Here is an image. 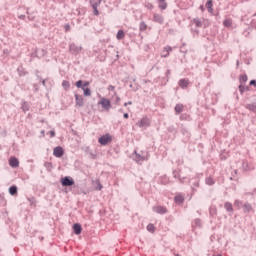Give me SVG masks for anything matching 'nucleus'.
<instances>
[{
  "mask_svg": "<svg viewBox=\"0 0 256 256\" xmlns=\"http://www.w3.org/2000/svg\"><path fill=\"white\" fill-rule=\"evenodd\" d=\"M76 87L77 89H82L84 97H91V88H88L89 81L83 83V80H78L76 81Z\"/></svg>",
  "mask_w": 256,
  "mask_h": 256,
  "instance_id": "f257e3e1",
  "label": "nucleus"
},
{
  "mask_svg": "<svg viewBox=\"0 0 256 256\" xmlns=\"http://www.w3.org/2000/svg\"><path fill=\"white\" fill-rule=\"evenodd\" d=\"M62 187H73L75 185V180L71 176H65L60 179Z\"/></svg>",
  "mask_w": 256,
  "mask_h": 256,
  "instance_id": "f03ea898",
  "label": "nucleus"
},
{
  "mask_svg": "<svg viewBox=\"0 0 256 256\" xmlns=\"http://www.w3.org/2000/svg\"><path fill=\"white\" fill-rule=\"evenodd\" d=\"M83 51V46H78L75 43H70L69 44V52L71 53V55H79L81 52Z\"/></svg>",
  "mask_w": 256,
  "mask_h": 256,
  "instance_id": "7ed1b4c3",
  "label": "nucleus"
},
{
  "mask_svg": "<svg viewBox=\"0 0 256 256\" xmlns=\"http://www.w3.org/2000/svg\"><path fill=\"white\" fill-rule=\"evenodd\" d=\"M113 141V136L111 134L107 133L98 138V143L100 145H109Z\"/></svg>",
  "mask_w": 256,
  "mask_h": 256,
  "instance_id": "20e7f679",
  "label": "nucleus"
},
{
  "mask_svg": "<svg viewBox=\"0 0 256 256\" xmlns=\"http://www.w3.org/2000/svg\"><path fill=\"white\" fill-rule=\"evenodd\" d=\"M138 127L140 129H147V127H151V119L149 117L144 116L140 121L137 122Z\"/></svg>",
  "mask_w": 256,
  "mask_h": 256,
  "instance_id": "39448f33",
  "label": "nucleus"
},
{
  "mask_svg": "<svg viewBox=\"0 0 256 256\" xmlns=\"http://www.w3.org/2000/svg\"><path fill=\"white\" fill-rule=\"evenodd\" d=\"M135 154V158L134 160L136 161V163H143V161H149V152H146V155L143 154H139L137 153V150L134 151Z\"/></svg>",
  "mask_w": 256,
  "mask_h": 256,
  "instance_id": "423d86ee",
  "label": "nucleus"
},
{
  "mask_svg": "<svg viewBox=\"0 0 256 256\" xmlns=\"http://www.w3.org/2000/svg\"><path fill=\"white\" fill-rule=\"evenodd\" d=\"M200 183H201V180L199 179V176H196L195 178L190 179L192 193H197V189H199Z\"/></svg>",
  "mask_w": 256,
  "mask_h": 256,
  "instance_id": "0eeeda50",
  "label": "nucleus"
},
{
  "mask_svg": "<svg viewBox=\"0 0 256 256\" xmlns=\"http://www.w3.org/2000/svg\"><path fill=\"white\" fill-rule=\"evenodd\" d=\"M98 105H101L105 111H109V109H111V100L107 98H101L98 102Z\"/></svg>",
  "mask_w": 256,
  "mask_h": 256,
  "instance_id": "6e6552de",
  "label": "nucleus"
},
{
  "mask_svg": "<svg viewBox=\"0 0 256 256\" xmlns=\"http://www.w3.org/2000/svg\"><path fill=\"white\" fill-rule=\"evenodd\" d=\"M54 157L61 158L63 155H65V150L61 146H57L53 150Z\"/></svg>",
  "mask_w": 256,
  "mask_h": 256,
  "instance_id": "1a4fd4ad",
  "label": "nucleus"
},
{
  "mask_svg": "<svg viewBox=\"0 0 256 256\" xmlns=\"http://www.w3.org/2000/svg\"><path fill=\"white\" fill-rule=\"evenodd\" d=\"M90 5L93 9V14L96 16L99 15V10L97 9V7L101 5V0H99L98 2L95 0H90Z\"/></svg>",
  "mask_w": 256,
  "mask_h": 256,
  "instance_id": "9d476101",
  "label": "nucleus"
},
{
  "mask_svg": "<svg viewBox=\"0 0 256 256\" xmlns=\"http://www.w3.org/2000/svg\"><path fill=\"white\" fill-rule=\"evenodd\" d=\"M153 21L154 23H158L159 25H163L165 23V18L161 14H153Z\"/></svg>",
  "mask_w": 256,
  "mask_h": 256,
  "instance_id": "9b49d317",
  "label": "nucleus"
},
{
  "mask_svg": "<svg viewBox=\"0 0 256 256\" xmlns=\"http://www.w3.org/2000/svg\"><path fill=\"white\" fill-rule=\"evenodd\" d=\"M153 211L154 213H158V215H165V213H167V207L164 206H156L153 207Z\"/></svg>",
  "mask_w": 256,
  "mask_h": 256,
  "instance_id": "f8f14e48",
  "label": "nucleus"
},
{
  "mask_svg": "<svg viewBox=\"0 0 256 256\" xmlns=\"http://www.w3.org/2000/svg\"><path fill=\"white\" fill-rule=\"evenodd\" d=\"M178 85L180 89H187L189 87V79L182 78L178 81Z\"/></svg>",
  "mask_w": 256,
  "mask_h": 256,
  "instance_id": "ddd939ff",
  "label": "nucleus"
},
{
  "mask_svg": "<svg viewBox=\"0 0 256 256\" xmlns=\"http://www.w3.org/2000/svg\"><path fill=\"white\" fill-rule=\"evenodd\" d=\"M74 235H81L83 227L79 223H74L72 226Z\"/></svg>",
  "mask_w": 256,
  "mask_h": 256,
  "instance_id": "4468645a",
  "label": "nucleus"
},
{
  "mask_svg": "<svg viewBox=\"0 0 256 256\" xmlns=\"http://www.w3.org/2000/svg\"><path fill=\"white\" fill-rule=\"evenodd\" d=\"M74 97H75L76 107H83L84 105L83 96L79 94H75Z\"/></svg>",
  "mask_w": 256,
  "mask_h": 256,
  "instance_id": "2eb2a0df",
  "label": "nucleus"
},
{
  "mask_svg": "<svg viewBox=\"0 0 256 256\" xmlns=\"http://www.w3.org/2000/svg\"><path fill=\"white\" fill-rule=\"evenodd\" d=\"M9 165L10 167H13V169H17V167H19V159L16 157L10 158Z\"/></svg>",
  "mask_w": 256,
  "mask_h": 256,
  "instance_id": "dca6fc26",
  "label": "nucleus"
},
{
  "mask_svg": "<svg viewBox=\"0 0 256 256\" xmlns=\"http://www.w3.org/2000/svg\"><path fill=\"white\" fill-rule=\"evenodd\" d=\"M238 89H239L240 95H243L245 93V91H251V87H249L245 84H240L238 86Z\"/></svg>",
  "mask_w": 256,
  "mask_h": 256,
  "instance_id": "f3484780",
  "label": "nucleus"
},
{
  "mask_svg": "<svg viewBox=\"0 0 256 256\" xmlns=\"http://www.w3.org/2000/svg\"><path fill=\"white\" fill-rule=\"evenodd\" d=\"M17 73H18L19 77H25V75H28V74H29V72H27V71L25 70V68L23 67V65H21V66H19V67L17 68Z\"/></svg>",
  "mask_w": 256,
  "mask_h": 256,
  "instance_id": "a211bd4d",
  "label": "nucleus"
},
{
  "mask_svg": "<svg viewBox=\"0 0 256 256\" xmlns=\"http://www.w3.org/2000/svg\"><path fill=\"white\" fill-rule=\"evenodd\" d=\"M242 208L244 213H251V211H253V206H251L249 202L244 203Z\"/></svg>",
  "mask_w": 256,
  "mask_h": 256,
  "instance_id": "6ab92c4d",
  "label": "nucleus"
},
{
  "mask_svg": "<svg viewBox=\"0 0 256 256\" xmlns=\"http://www.w3.org/2000/svg\"><path fill=\"white\" fill-rule=\"evenodd\" d=\"M160 184L161 185H169L170 180L169 177L167 175H163L159 178Z\"/></svg>",
  "mask_w": 256,
  "mask_h": 256,
  "instance_id": "aec40b11",
  "label": "nucleus"
},
{
  "mask_svg": "<svg viewBox=\"0 0 256 256\" xmlns=\"http://www.w3.org/2000/svg\"><path fill=\"white\" fill-rule=\"evenodd\" d=\"M157 2L159 3L158 8L161 11H165V9H167V2H165V0H157Z\"/></svg>",
  "mask_w": 256,
  "mask_h": 256,
  "instance_id": "412c9836",
  "label": "nucleus"
},
{
  "mask_svg": "<svg viewBox=\"0 0 256 256\" xmlns=\"http://www.w3.org/2000/svg\"><path fill=\"white\" fill-rule=\"evenodd\" d=\"M171 51H173V48L171 46L164 47L163 53H166V54L161 55V57H164V58L169 57V53H171Z\"/></svg>",
  "mask_w": 256,
  "mask_h": 256,
  "instance_id": "4be33fe9",
  "label": "nucleus"
},
{
  "mask_svg": "<svg viewBox=\"0 0 256 256\" xmlns=\"http://www.w3.org/2000/svg\"><path fill=\"white\" fill-rule=\"evenodd\" d=\"M245 108L248 109V111H252V113H256V102L246 104Z\"/></svg>",
  "mask_w": 256,
  "mask_h": 256,
  "instance_id": "5701e85b",
  "label": "nucleus"
},
{
  "mask_svg": "<svg viewBox=\"0 0 256 256\" xmlns=\"http://www.w3.org/2000/svg\"><path fill=\"white\" fill-rule=\"evenodd\" d=\"M192 227L194 228H202L203 224L201 223V219L200 218H196L194 219L193 223H192Z\"/></svg>",
  "mask_w": 256,
  "mask_h": 256,
  "instance_id": "b1692460",
  "label": "nucleus"
},
{
  "mask_svg": "<svg viewBox=\"0 0 256 256\" xmlns=\"http://www.w3.org/2000/svg\"><path fill=\"white\" fill-rule=\"evenodd\" d=\"M173 177L174 179H178L180 183H183V180L185 179V177L181 178V174L177 170L173 171Z\"/></svg>",
  "mask_w": 256,
  "mask_h": 256,
  "instance_id": "393cba45",
  "label": "nucleus"
},
{
  "mask_svg": "<svg viewBox=\"0 0 256 256\" xmlns=\"http://www.w3.org/2000/svg\"><path fill=\"white\" fill-rule=\"evenodd\" d=\"M248 80H249V77H247V74H242L239 76L240 85H245V82Z\"/></svg>",
  "mask_w": 256,
  "mask_h": 256,
  "instance_id": "a878e982",
  "label": "nucleus"
},
{
  "mask_svg": "<svg viewBox=\"0 0 256 256\" xmlns=\"http://www.w3.org/2000/svg\"><path fill=\"white\" fill-rule=\"evenodd\" d=\"M224 208L228 213H233V204H231V202H225Z\"/></svg>",
  "mask_w": 256,
  "mask_h": 256,
  "instance_id": "bb28decb",
  "label": "nucleus"
},
{
  "mask_svg": "<svg viewBox=\"0 0 256 256\" xmlns=\"http://www.w3.org/2000/svg\"><path fill=\"white\" fill-rule=\"evenodd\" d=\"M205 183L212 187V185H215V179H213V176L206 177Z\"/></svg>",
  "mask_w": 256,
  "mask_h": 256,
  "instance_id": "cd10ccee",
  "label": "nucleus"
},
{
  "mask_svg": "<svg viewBox=\"0 0 256 256\" xmlns=\"http://www.w3.org/2000/svg\"><path fill=\"white\" fill-rule=\"evenodd\" d=\"M174 201L175 203H179V204L185 203V197H183V195H176L174 197Z\"/></svg>",
  "mask_w": 256,
  "mask_h": 256,
  "instance_id": "c85d7f7f",
  "label": "nucleus"
},
{
  "mask_svg": "<svg viewBox=\"0 0 256 256\" xmlns=\"http://www.w3.org/2000/svg\"><path fill=\"white\" fill-rule=\"evenodd\" d=\"M181 133H182V135H184V137H186L188 139L191 138V133L189 132V130H187V128L181 127Z\"/></svg>",
  "mask_w": 256,
  "mask_h": 256,
  "instance_id": "c756f323",
  "label": "nucleus"
},
{
  "mask_svg": "<svg viewBox=\"0 0 256 256\" xmlns=\"http://www.w3.org/2000/svg\"><path fill=\"white\" fill-rule=\"evenodd\" d=\"M206 8L208 9L209 13H213V0H208L206 2Z\"/></svg>",
  "mask_w": 256,
  "mask_h": 256,
  "instance_id": "7c9ffc66",
  "label": "nucleus"
},
{
  "mask_svg": "<svg viewBox=\"0 0 256 256\" xmlns=\"http://www.w3.org/2000/svg\"><path fill=\"white\" fill-rule=\"evenodd\" d=\"M180 121H191V115L183 113L180 115Z\"/></svg>",
  "mask_w": 256,
  "mask_h": 256,
  "instance_id": "2f4dec72",
  "label": "nucleus"
},
{
  "mask_svg": "<svg viewBox=\"0 0 256 256\" xmlns=\"http://www.w3.org/2000/svg\"><path fill=\"white\" fill-rule=\"evenodd\" d=\"M116 39H118V41H121V39H125V31L119 30L117 32Z\"/></svg>",
  "mask_w": 256,
  "mask_h": 256,
  "instance_id": "473e14b6",
  "label": "nucleus"
},
{
  "mask_svg": "<svg viewBox=\"0 0 256 256\" xmlns=\"http://www.w3.org/2000/svg\"><path fill=\"white\" fill-rule=\"evenodd\" d=\"M174 109L177 115H179V113H183V104H176Z\"/></svg>",
  "mask_w": 256,
  "mask_h": 256,
  "instance_id": "72a5a7b5",
  "label": "nucleus"
},
{
  "mask_svg": "<svg viewBox=\"0 0 256 256\" xmlns=\"http://www.w3.org/2000/svg\"><path fill=\"white\" fill-rule=\"evenodd\" d=\"M17 191H18L17 186L14 185V186H10V187H9V194H10V195H12V196H13V195H17Z\"/></svg>",
  "mask_w": 256,
  "mask_h": 256,
  "instance_id": "f704fd0d",
  "label": "nucleus"
},
{
  "mask_svg": "<svg viewBox=\"0 0 256 256\" xmlns=\"http://www.w3.org/2000/svg\"><path fill=\"white\" fill-rule=\"evenodd\" d=\"M192 23L196 25V27H203V22L199 18H194Z\"/></svg>",
  "mask_w": 256,
  "mask_h": 256,
  "instance_id": "c9c22d12",
  "label": "nucleus"
},
{
  "mask_svg": "<svg viewBox=\"0 0 256 256\" xmlns=\"http://www.w3.org/2000/svg\"><path fill=\"white\" fill-rule=\"evenodd\" d=\"M62 87L67 91L71 87V83L68 80H63L62 81Z\"/></svg>",
  "mask_w": 256,
  "mask_h": 256,
  "instance_id": "e433bc0d",
  "label": "nucleus"
},
{
  "mask_svg": "<svg viewBox=\"0 0 256 256\" xmlns=\"http://www.w3.org/2000/svg\"><path fill=\"white\" fill-rule=\"evenodd\" d=\"M146 229L149 233H155V225L153 223H149Z\"/></svg>",
  "mask_w": 256,
  "mask_h": 256,
  "instance_id": "4c0bfd02",
  "label": "nucleus"
},
{
  "mask_svg": "<svg viewBox=\"0 0 256 256\" xmlns=\"http://www.w3.org/2000/svg\"><path fill=\"white\" fill-rule=\"evenodd\" d=\"M209 213L211 217H215V215H217V208L215 206H211L209 209Z\"/></svg>",
  "mask_w": 256,
  "mask_h": 256,
  "instance_id": "58836bf2",
  "label": "nucleus"
},
{
  "mask_svg": "<svg viewBox=\"0 0 256 256\" xmlns=\"http://www.w3.org/2000/svg\"><path fill=\"white\" fill-rule=\"evenodd\" d=\"M139 30L140 31H147V24L145 23V21H141L139 24Z\"/></svg>",
  "mask_w": 256,
  "mask_h": 256,
  "instance_id": "ea45409f",
  "label": "nucleus"
},
{
  "mask_svg": "<svg viewBox=\"0 0 256 256\" xmlns=\"http://www.w3.org/2000/svg\"><path fill=\"white\" fill-rule=\"evenodd\" d=\"M167 130L169 133H173V135H177L178 133L177 128H175V126H169Z\"/></svg>",
  "mask_w": 256,
  "mask_h": 256,
  "instance_id": "a19ab883",
  "label": "nucleus"
},
{
  "mask_svg": "<svg viewBox=\"0 0 256 256\" xmlns=\"http://www.w3.org/2000/svg\"><path fill=\"white\" fill-rule=\"evenodd\" d=\"M95 183H96V191H101V189H103V184H101V181L99 180V179H97L96 181H95Z\"/></svg>",
  "mask_w": 256,
  "mask_h": 256,
  "instance_id": "79ce46f5",
  "label": "nucleus"
},
{
  "mask_svg": "<svg viewBox=\"0 0 256 256\" xmlns=\"http://www.w3.org/2000/svg\"><path fill=\"white\" fill-rule=\"evenodd\" d=\"M223 25L224 27H231V25H233V22L231 21V19H225L223 21Z\"/></svg>",
  "mask_w": 256,
  "mask_h": 256,
  "instance_id": "37998d69",
  "label": "nucleus"
},
{
  "mask_svg": "<svg viewBox=\"0 0 256 256\" xmlns=\"http://www.w3.org/2000/svg\"><path fill=\"white\" fill-rule=\"evenodd\" d=\"M44 167H45L48 171H51V169H53V163H51V162H45V163H44Z\"/></svg>",
  "mask_w": 256,
  "mask_h": 256,
  "instance_id": "c03bdc74",
  "label": "nucleus"
},
{
  "mask_svg": "<svg viewBox=\"0 0 256 256\" xmlns=\"http://www.w3.org/2000/svg\"><path fill=\"white\" fill-rule=\"evenodd\" d=\"M26 13L28 15V20L29 21H35V15L29 13V8H27Z\"/></svg>",
  "mask_w": 256,
  "mask_h": 256,
  "instance_id": "a18cd8bd",
  "label": "nucleus"
},
{
  "mask_svg": "<svg viewBox=\"0 0 256 256\" xmlns=\"http://www.w3.org/2000/svg\"><path fill=\"white\" fill-rule=\"evenodd\" d=\"M234 205L236 206V207H238V209H241V207H243V202L241 201V200H236L235 202H234Z\"/></svg>",
  "mask_w": 256,
  "mask_h": 256,
  "instance_id": "49530a36",
  "label": "nucleus"
},
{
  "mask_svg": "<svg viewBox=\"0 0 256 256\" xmlns=\"http://www.w3.org/2000/svg\"><path fill=\"white\" fill-rule=\"evenodd\" d=\"M22 109H23V111H29V104H27V102H23V104H22Z\"/></svg>",
  "mask_w": 256,
  "mask_h": 256,
  "instance_id": "de8ad7c7",
  "label": "nucleus"
},
{
  "mask_svg": "<svg viewBox=\"0 0 256 256\" xmlns=\"http://www.w3.org/2000/svg\"><path fill=\"white\" fill-rule=\"evenodd\" d=\"M28 201L31 205H35V203H37V200L35 199V197H30L28 198Z\"/></svg>",
  "mask_w": 256,
  "mask_h": 256,
  "instance_id": "09e8293b",
  "label": "nucleus"
},
{
  "mask_svg": "<svg viewBox=\"0 0 256 256\" xmlns=\"http://www.w3.org/2000/svg\"><path fill=\"white\" fill-rule=\"evenodd\" d=\"M64 29H65L66 33H69V31H71V25L70 24H65Z\"/></svg>",
  "mask_w": 256,
  "mask_h": 256,
  "instance_id": "8fccbe9b",
  "label": "nucleus"
},
{
  "mask_svg": "<svg viewBox=\"0 0 256 256\" xmlns=\"http://www.w3.org/2000/svg\"><path fill=\"white\" fill-rule=\"evenodd\" d=\"M145 7H146L147 9H154L153 4L150 3V2L146 3Z\"/></svg>",
  "mask_w": 256,
  "mask_h": 256,
  "instance_id": "3c124183",
  "label": "nucleus"
},
{
  "mask_svg": "<svg viewBox=\"0 0 256 256\" xmlns=\"http://www.w3.org/2000/svg\"><path fill=\"white\" fill-rule=\"evenodd\" d=\"M33 89H34L35 93H38V91H39V84H33Z\"/></svg>",
  "mask_w": 256,
  "mask_h": 256,
  "instance_id": "603ef678",
  "label": "nucleus"
},
{
  "mask_svg": "<svg viewBox=\"0 0 256 256\" xmlns=\"http://www.w3.org/2000/svg\"><path fill=\"white\" fill-rule=\"evenodd\" d=\"M249 85H250L251 87H256V80H251V81L249 82Z\"/></svg>",
  "mask_w": 256,
  "mask_h": 256,
  "instance_id": "864d4df0",
  "label": "nucleus"
},
{
  "mask_svg": "<svg viewBox=\"0 0 256 256\" xmlns=\"http://www.w3.org/2000/svg\"><path fill=\"white\" fill-rule=\"evenodd\" d=\"M18 19H21L22 21H25L26 16L24 14L18 15Z\"/></svg>",
  "mask_w": 256,
  "mask_h": 256,
  "instance_id": "5fc2aeb1",
  "label": "nucleus"
},
{
  "mask_svg": "<svg viewBox=\"0 0 256 256\" xmlns=\"http://www.w3.org/2000/svg\"><path fill=\"white\" fill-rule=\"evenodd\" d=\"M36 77H37L38 81H40V82L43 80V78H41V76H39V71H36Z\"/></svg>",
  "mask_w": 256,
  "mask_h": 256,
  "instance_id": "6e6d98bb",
  "label": "nucleus"
},
{
  "mask_svg": "<svg viewBox=\"0 0 256 256\" xmlns=\"http://www.w3.org/2000/svg\"><path fill=\"white\" fill-rule=\"evenodd\" d=\"M108 90H109V91H115V86L110 85V86L108 87Z\"/></svg>",
  "mask_w": 256,
  "mask_h": 256,
  "instance_id": "4d7b16f0",
  "label": "nucleus"
},
{
  "mask_svg": "<svg viewBox=\"0 0 256 256\" xmlns=\"http://www.w3.org/2000/svg\"><path fill=\"white\" fill-rule=\"evenodd\" d=\"M46 81H47L46 79H42V80H41V83H42L43 87H46V85H47V84H46Z\"/></svg>",
  "mask_w": 256,
  "mask_h": 256,
  "instance_id": "13d9d810",
  "label": "nucleus"
},
{
  "mask_svg": "<svg viewBox=\"0 0 256 256\" xmlns=\"http://www.w3.org/2000/svg\"><path fill=\"white\" fill-rule=\"evenodd\" d=\"M49 133H50V137H55V131L54 130H51Z\"/></svg>",
  "mask_w": 256,
  "mask_h": 256,
  "instance_id": "bf43d9fd",
  "label": "nucleus"
},
{
  "mask_svg": "<svg viewBox=\"0 0 256 256\" xmlns=\"http://www.w3.org/2000/svg\"><path fill=\"white\" fill-rule=\"evenodd\" d=\"M247 195H256V189H254L253 192H248Z\"/></svg>",
  "mask_w": 256,
  "mask_h": 256,
  "instance_id": "052dcab7",
  "label": "nucleus"
},
{
  "mask_svg": "<svg viewBox=\"0 0 256 256\" xmlns=\"http://www.w3.org/2000/svg\"><path fill=\"white\" fill-rule=\"evenodd\" d=\"M127 105H133V102L129 101V102L124 103V107H127Z\"/></svg>",
  "mask_w": 256,
  "mask_h": 256,
  "instance_id": "680f3d73",
  "label": "nucleus"
},
{
  "mask_svg": "<svg viewBox=\"0 0 256 256\" xmlns=\"http://www.w3.org/2000/svg\"><path fill=\"white\" fill-rule=\"evenodd\" d=\"M123 117H124V119H129V113H124Z\"/></svg>",
  "mask_w": 256,
  "mask_h": 256,
  "instance_id": "e2e57ef3",
  "label": "nucleus"
},
{
  "mask_svg": "<svg viewBox=\"0 0 256 256\" xmlns=\"http://www.w3.org/2000/svg\"><path fill=\"white\" fill-rule=\"evenodd\" d=\"M169 75H171V70H170V69H168V70L166 71V76L169 77Z\"/></svg>",
  "mask_w": 256,
  "mask_h": 256,
  "instance_id": "0e129e2a",
  "label": "nucleus"
},
{
  "mask_svg": "<svg viewBox=\"0 0 256 256\" xmlns=\"http://www.w3.org/2000/svg\"><path fill=\"white\" fill-rule=\"evenodd\" d=\"M119 101H121V97L117 96L116 97V103H119Z\"/></svg>",
  "mask_w": 256,
  "mask_h": 256,
  "instance_id": "69168bd1",
  "label": "nucleus"
},
{
  "mask_svg": "<svg viewBox=\"0 0 256 256\" xmlns=\"http://www.w3.org/2000/svg\"><path fill=\"white\" fill-rule=\"evenodd\" d=\"M183 47H185V43L182 44V46L180 47V49H183Z\"/></svg>",
  "mask_w": 256,
  "mask_h": 256,
  "instance_id": "338daca9",
  "label": "nucleus"
},
{
  "mask_svg": "<svg viewBox=\"0 0 256 256\" xmlns=\"http://www.w3.org/2000/svg\"><path fill=\"white\" fill-rule=\"evenodd\" d=\"M214 256H223V255H221V254H217V255H214Z\"/></svg>",
  "mask_w": 256,
  "mask_h": 256,
  "instance_id": "774afa93",
  "label": "nucleus"
}]
</instances>
